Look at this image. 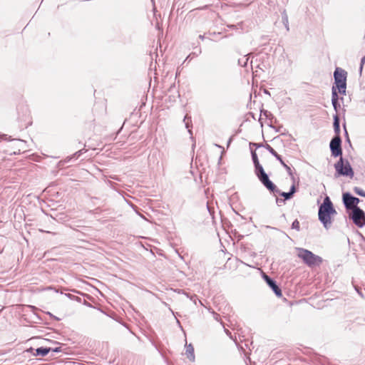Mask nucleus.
Returning a JSON list of instances; mask_svg holds the SVG:
<instances>
[{
	"instance_id": "nucleus-16",
	"label": "nucleus",
	"mask_w": 365,
	"mask_h": 365,
	"mask_svg": "<svg viewBox=\"0 0 365 365\" xmlns=\"http://www.w3.org/2000/svg\"><path fill=\"white\" fill-rule=\"evenodd\" d=\"M334 130L335 132L339 134V130H340V128H339V117L337 115H336L334 118Z\"/></svg>"
},
{
	"instance_id": "nucleus-10",
	"label": "nucleus",
	"mask_w": 365,
	"mask_h": 365,
	"mask_svg": "<svg viewBox=\"0 0 365 365\" xmlns=\"http://www.w3.org/2000/svg\"><path fill=\"white\" fill-rule=\"evenodd\" d=\"M264 279L266 282L269 284V286L272 289L275 294L281 297L282 296V290L276 284V283L269 278L267 275H264Z\"/></svg>"
},
{
	"instance_id": "nucleus-9",
	"label": "nucleus",
	"mask_w": 365,
	"mask_h": 365,
	"mask_svg": "<svg viewBox=\"0 0 365 365\" xmlns=\"http://www.w3.org/2000/svg\"><path fill=\"white\" fill-rule=\"evenodd\" d=\"M343 200L346 207L347 209H352L353 210L354 207H357L356 205L360 201L359 198L352 197L349 193H344L343 195Z\"/></svg>"
},
{
	"instance_id": "nucleus-8",
	"label": "nucleus",
	"mask_w": 365,
	"mask_h": 365,
	"mask_svg": "<svg viewBox=\"0 0 365 365\" xmlns=\"http://www.w3.org/2000/svg\"><path fill=\"white\" fill-rule=\"evenodd\" d=\"M341 138L339 135L334 137L330 143V149L331 154L334 157L341 156L342 155V150L341 147Z\"/></svg>"
},
{
	"instance_id": "nucleus-14",
	"label": "nucleus",
	"mask_w": 365,
	"mask_h": 365,
	"mask_svg": "<svg viewBox=\"0 0 365 365\" xmlns=\"http://www.w3.org/2000/svg\"><path fill=\"white\" fill-rule=\"evenodd\" d=\"M186 355H187V357L190 360V361H193L194 359H195V355H194V349L193 348L190 346L187 348L186 349Z\"/></svg>"
},
{
	"instance_id": "nucleus-11",
	"label": "nucleus",
	"mask_w": 365,
	"mask_h": 365,
	"mask_svg": "<svg viewBox=\"0 0 365 365\" xmlns=\"http://www.w3.org/2000/svg\"><path fill=\"white\" fill-rule=\"evenodd\" d=\"M252 158L255 167V172L262 169V166L259 164L258 157L255 151L252 152Z\"/></svg>"
},
{
	"instance_id": "nucleus-1",
	"label": "nucleus",
	"mask_w": 365,
	"mask_h": 365,
	"mask_svg": "<svg viewBox=\"0 0 365 365\" xmlns=\"http://www.w3.org/2000/svg\"><path fill=\"white\" fill-rule=\"evenodd\" d=\"M334 214H336V210L333 207L329 197H326L319 209V219L326 228L331 225V217Z\"/></svg>"
},
{
	"instance_id": "nucleus-12",
	"label": "nucleus",
	"mask_w": 365,
	"mask_h": 365,
	"mask_svg": "<svg viewBox=\"0 0 365 365\" xmlns=\"http://www.w3.org/2000/svg\"><path fill=\"white\" fill-rule=\"evenodd\" d=\"M51 351V348H46V347H40L38 348L36 350V356H44L46 354H48Z\"/></svg>"
},
{
	"instance_id": "nucleus-21",
	"label": "nucleus",
	"mask_w": 365,
	"mask_h": 365,
	"mask_svg": "<svg viewBox=\"0 0 365 365\" xmlns=\"http://www.w3.org/2000/svg\"><path fill=\"white\" fill-rule=\"evenodd\" d=\"M58 349H59V348H57L56 349H52V351H58Z\"/></svg>"
},
{
	"instance_id": "nucleus-17",
	"label": "nucleus",
	"mask_w": 365,
	"mask_h": 365,
	"mask_svg": "<svg viewBox=\"0 0 365 365\" xmlns=\"http://www.w3.org/2000/svg\"><path fill=\"white\" fill-rule=\"evenodd\" d=\"M267 149L273 155H274L277 158V159H278L280 161V163L282 161L281 156L277 154V153L274 150L273 148H272L270 145H267Z\"/></svg>"
},
{
	"instance_id": "nucleus-7",
	"label": "nucleus",
	"mask_w": 365,
	"mask_h": 365,
	"mask_svg": "<svg viewBox=\"0 0 365 365\" xmlns=\"http://www.w3.org/2000/svg\"><path fill=\"white\" fill-rule=\"evenodd\" d=\"M351 218L354 222L359 227H362L365 225V214L359 207H354Z\"/></svg>"
},
{
	"instance_id": "nucleus-4",
	"label": "nucleus",
	"mask_w": 365,
	"mask_h": 365,
	"mask_svg": "<svg viewBox=\"0 0 365 365\" xmlns=\"http://www.w3.org/2000/svg\"><path fill=\"white\" fill-rule=\"evenodd\" d=\"M346 76L347 73L339 68H336L334 73V83L336 91L338 90V92L341 94H345L346 93Z\"/></svg>"
},
{
	"instance_id": "nucleus-18",
	"label": "nucleus",
	"mask_w": 365,
	"mask_h": 365,
	"mask_svg": "<svg viewBox=\"0 0 365 365\" xmlns=\"http://www.w3.org/2000/svg\"><path fill=\"white\" fill-rule=\"evenodd\" d=\"M292 227L293 229L297 230H299V229H300V224H299V222L297 220H295L293 222L292 225Z\"/></svg>"
},
{
	"instance_id": "nucleus-19",
	"label": "nucleus",
	"mask_w": 365,
	"mask_h": 365,
	"mask_svg": "<svg viewBox=\"0 0 365 365\" xmlns=\"http://www.w3.org/2000/svg\"><path fill=\"white\" fill-rule=\"evenodd\" d=\"M354 191L356 194H358L359 195H361V196H364L365 197V192H364L362 190H361L358 187H355L354 188Z\"/></svg>"
},
{
	"instance_id": "nucleus-13",
	"label": "nucleus",
	"mask_w": 365,
	"mask_h": 365,
	"mask_svg": "<svg viewBox=\"0 0 365 365\" xmlns=\"http://www.w3.org/2000/svg\"><path fill=\"white\" fill-rule=\"evenodd\" d=\"M332 105L335 110L337 109L338 104V94L335 87H332V97H331Z\"/></svg>"
},
{
	"instance_id": "nucleus-5",
	"label": "nucleus",
	"mask_w": 365,
	"mask_h": 365,
	"mask_svg": "<svg viewBox=\"0 0 365 365\" xmlns=\"http://www.w3.org/2000/svg\"><path fill=\"white\" fill-rule=\"evenodd\" d=\"M336 173L341 175L349 176L351 178L354 176V171L349 164V163L346 160L344 161V159L341 157L339 160L334 165Z\"/></svg>"
},
{
	"instance_id": "nucleus-2",
	"label": "nucleus",
	"mask_w": 365,
	"mask_h": 365,
	"mask_svg": "<svg viewBox=\"0 0 365 365\" xmlns=\"http://www.w3.org/2000/svg\"><path fill=\"white\" fill-rule=\"evenodd\" d=\"M297 255L309 267L319 266L322 262L321 257L304 248H297Z\"/></svg>"
},
{
	"instance_id": "nucleus-20",
	"label": "nucleus",
	"mask_w": 365,
	"mask_h": 365,
	"mask_svg": "<svg viewBox=\"0 0 365 365\" xmlns=\"http://www.w3.org/2000/svg\"><path fill=\"white\" fill-rule=\"evenodd\" d=\"M282 165L287 169V170L289 172V173H291V168L287 165L284 163V162L282 160L281 162Z\"/></svg>"
},
{
	"instance_id": "nucleus-3",
	"label": "nucleus",
	"mask_w": 365,
	"mask_h": 365,
	"mask_svg": "<svg viewBox=\"0 0 365 365\" xmlns=\"http://www.w3.org/2000/svg\"><path fill=\"white\" fill-rule=\"evenodd\" d=\"M17 121L21 128H28L32 123V118L27 106L19 105L17 106Z\"/></svg>"
},
{
	"instance_id": "nucleus-15",
	"label": "nucleus",
	"mask_w": 365,
	"mask_h": 365,
	"mask_svg": "<svg viewBox=\"0 0 365 365\" xmlns=\"http://www.w3.org/2000/svg\"><path fill=\"white\" fill-rule=\"evenodd\" d=\"M295 192V187L293 185L291 187L290 192H282L281 195L283 196L285 199H289L293 194Z\"/></svg>"
},
{
	"instance_id": "nucleus-6",
	"label": "nucleus",
	"mask_w": 365,
	"mask_h": 365,
	"mask_svg": "<svg viewBox=\"0 0 365 365\" xmlns=\"http://www.w3.org/2000/svg\"><path fill=\"white\" fill-rule=\"evenodd\" d=\"M257 176L261 182L271 192L277 191L276 186L269 180L268 175L265 173L264 169L255 172Z\"/></svg>"
}]
</instances>
